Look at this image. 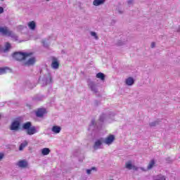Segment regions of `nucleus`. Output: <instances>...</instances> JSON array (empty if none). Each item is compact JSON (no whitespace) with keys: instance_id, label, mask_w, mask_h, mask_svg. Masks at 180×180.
<instances>
[{"instance_id":"f257e3e1","label":"nucleus","mask_w":180,"mask_h":180,"mask_svg":"<svg viewBox=\"0 0 180 180\" xmlns=\"http://www.w3.org/2000/svg\"><path fill=\"white\" fill-rule=\"evenodd\" d=\"M39 81L41 86H46V85L53 84V77H51V73H50L49 70L44 69L40 71V77Z\"/></svg>"},{"instance_id":"f03ea898","label":"nucleus","mask_w":180,"mask_h":180,"mask_svg":"<svg viewBox=\"0 0 180 180\" xmlns=\"http://www.w3.org/2000/svg\"><path fill=\"white\" fill-rule=\"evenodd\" d=\"M23 130H27V134L28 136H33L36 133H39V127H32V122H27L22 124Z\"/></svg>"},{"instance_id":"7ed1b4c3","label":"nucleus","mask_w":180,"mask_h":180,"mask_svg":"<svg viewBox=\"0 0 180 180\" xmlns=\"http://www.w3.org/2000/svg\"><path fill=\"white\" fill-rule=\"evenodd\" d=\"M0 33L3 36H8V37H11L14 41H18L19 40L18 35L14 34L12 30H9V27L4 26L0 27Z\"/></svg>"},{"instance_id":"20e7f679","label":"nucleus","mask_w":180,"mask_h":180,"mask_svg":"<svg viewBox=\"0 0 180 180\" xmlns=\"http://www.w3.org/2000/svg\"><path fill=\"white\" fill-rule=\"evenodd\" d=\"M30 56H32V53H27L23 52H15L13 54V57L17 61H22V60H26V58H27V57H30Z\"/></svg>"},{"instance_id":"39448f33","label":"nucleus","mask_w":180,"mask_h":180,"mask_svg":"<svg viewBox=\"0 0 180 180\" xmlns=\"http://www.w3.org/2000/svg\"><path fill=\"white\" fill-rule=\"evenodd\" d=\"M88 86L93 94H98V84L93 81H88Z\"/></svg>"},{"instance_id":"423d86ee","label":"nucleus","mask_w":180,"mask_h":180,"mask_svg":"<svg viewBox=\"0 0 180 180\" xmlns=\"http://www.w3.org/2000/svg\"><path fill=\"white\" fill-rule=\"evenodd\" d=\"M20 129V121L15 120H14L10 127V130H12L13 131H18Z\"/></svg>"},{"instance_id":"0eeeda50","label":"nucleus","mask_w":180,"mask_h":180,"mask_svg":"<svg viewBox=\"0 0 180 180\" xmlns=\"http://www.w3.org/2000/svg\"><path fill=\"white\" fill-rule=\"evenodd\" d=\"M103 143H104L103 138H100L97 139L93 146V148L94 150H99L102 148V144H103Z\"/></svg>"},{"instance_id":"6e6552de","label":"nucleus","mask_w":180,"mask_h":180,"mask_svg":"<svg viewBox=\"0 0 180 180\" xmlns=\"http://www.w3.org/2000/svg\"><path fill=\"white\" fill-rule=\"evenodd\" d=\"M104 144L107 146H110L113 141H115V135H110L107 138H103Z\"/></svg>"},{"instance_id":"1a4fd4ad","label":"nucleus","mask_w":180,"mask_h":180,"mask_svg":"<svg viewBox=\"0 0 180 180\" xmlns=\"http://www.w3.org/2000/svg\"><path fill=\"white\" fill-rule=\"evenodd\" d=\"M98 129V124L95 122V120H92L89 127V131H95Z\"/></svg>"},{"instance_id":"9d476101","label":"nucleus","mask_w":180,"mask_h":180,"mask_svg":"<svg viewBox=\"0 0 180 180\" xmlns=\"http://www.w3.org/2000/svg\"><path fill=\"white\" fill-rule=\"evenodd\" d=\"M47 113L46 108H39L36 112L37 117H43Z\"/></svg>"},{"instance_id":"9b49d317","label":"nucleus","mask_w":180,"mask_h":180,"mask_svg":"<svg viewBox=\"0 0 180 180\" xmlns=\"http://www.w3.org/2000/svg\"><path fill=\"white\" fill-rule=\"evenodd\" d=\"M34 63H36V58H30L26 62L24 63V65L30 67V65H34Z\"/></svg>"},{"instance_id":"f8f14e48","label":"nucleus","mask_w":180,"mask_h":180,"mask_svg":"<svg viewBox=\"0 0 180 180\" xmlns=\"http://www.w3.org/2000/svg\"><path fill=\"white\" fill-rule=\"evenodd\" d=\"M17 165L20 168H27V165H29V163H27V161L22 160L18 161V162L17 163Z\"/></svg>"},{"instance_id":"ddd939ff","label":"nucleus","mask_w":180,"mask_h":180,"mask_svg":"<svg viewBox=\"0 0 180 180\" xmlns=\"http://www.w3.org/2000/svg\"><path fill=\"white\" fill-rule=\"evenodd\" d=\"M51 67H52V68H53L54 70L58 69V67H60V63H58V60H57V58H53L52 59Z\"/></svg>"},{"instance_id":"4468645a","label":"nucleus","mask_w":180,"mask_h":180,"mask_svg":"<svg viewBox=\"0 0 180 180\" xmlns=\"http://www.w3.org/2000/svg\"><path fill=\"white\" fill-rule=\"evenodd\" d=\"M51 131H53V134H58L61 131V127L55 125L51 128Z\"/></svg>"},{"instance_id":"2eb2a0df","label":"nucleus","mask_w":180,"mask_h":180,"mask_svg":"<svg viewBox=\"0 0 180 180\" xmlns=\"http://www.w3.org/2000/svg\"><path fill=\"white\" fill-rule=\"evenodd\" d=\"M105 1L106 0H94L93 5H94V6H99V5L105 4Z\"/></svg>"},{"instance_id":"dca6fc26","label":"nucleus","mask_w":180,"mask_h":180,"mask_svg":"<svg viewBox=\"0 0 180 180\" xmlns=\"http://www.w3.org/2000/svg\"><path fill=\"white\" fill-rule=\"evenodd\" d=\"M126 84L129 86L133 85L134 84V79H133V77H128L126 79Z\"/></svg>"},{"instance_id":"f3484780","label":"nucleus","mask_w":180,"mask_h":180,"mask_svg":"<svg viewBox=\"0 0 180 180\" xmlns=\"http://www.w3.org/2000/svg\"><path fill=\"white\" fill-rule=\"evenodd\" d=\"M28 27L31 30H34L36 29V22L34 21H31L28 22Z\"/></svg>"},{"instance_id":"a211bd4d","label":"nucleus","mask_w":180,"mask_h":180,"mask_svg":"<svg viewBox=\"0 0 180 180\" xmlns=\"http://www.w3.org/2000/svg\"><path fill=\"white\" fill-rule=\"evenodd\" d=\"M11 69L8 67L5 68H0V75H2L4 74H6L8 71H9Z\"/></svg>"},{"instance_id":"6ab92c4d","label":"nucleus","mask_w":180,"mask_h":180,"mask_svg":"<svg viewBox=\"0 0 180 180\" xmlns=\"http://www.w3.org/2000/svg\"><path fill=\"white\" fill-rule=\"evenodd\" d=\"M41 154L43 155H49L50 154V148H45L41 150Z\"/></svg>"},{"instance_id":"aec40b11","label":"nucleus","mask_w":180,"mask_h":180,"mask_svg":"<svg viewBox=\"0 0 180 180\" xmlns=\"http://www.w3.org/2000/svg\"><path fill=\"white\" fill-rule=\"evenodd\" d=\"M105 74L102 72H98L96 74V78H98L101 81H105Z\"/></svg>"},{"instance_id":"412c9836","label":"nucleus","mask_w":180,"mask_h":180,"mask_svg":"<svg viewBox=\"0 0 180 180\" xmlns=\"http://www.w3.org/2000/svg\"><path fill=\"white\" fill-rule=\"evenodd\" d=\"M27 141H24L23 143H22L20 145L19 150L22 151L23 150V148H25V147H27Z\"/></svg>"},{"instance_id":"4be33fe9","label":"nucleus","mask_w":180,"mask_h":180,"mask_svg":"<svg viewBox=\"0 0 180 180\" xmlns=\"http://www.w3.org/2000/svg\"><path fill=\"white\" fill-rule=\"evenodd\" d=\"M9 49H11V44L7 42L5 45V49H3L4 53H8V51H9Z\"/></svg>"},{"instance_id":"5701e85b","label":"nucleus","mask_w":180,"mask_h":180,"mask_svg":"<svg viewBox=\"0 0 180 180\" xmlns=\"http://www.w3.org/2000/svg\"><path fill=\"white\" fill-rule=\"evenodd\" d=\"M125 167L127 169H133V165L131 164V162L129 161L125 164Z\"/></svg>"},{"instance_id":"b1692460","label":"nucleus","mask_w":180,"mask_h":180,"mask_svg":"<svg viewBox=\"0 0 180 180\" xmlns=\"http://www.w3.org/2000/svg\"><path fill=\"white\" fill-rule=\"evenodd\" d=\"M155 164V162L154 161V160H152L150 162L149 165H148V169H151V168L154 167Z\"/></svg>"},{"instance_id":"393cba45","label":"nucleus","mask_w":180,"mask_h":180,"mask_svg":"<svg viewBox=\"0 0 180 180\" xmlns=\"http://www.w3.org/2000/svg\"><path fill=\"white\" fill-rule=\"evenodd\" d=\"M158 124H159L158 121H154V122L149 123V126L150 127H155V126H157Z\"/></svg>"},{"instance_id":"a878e982","label":"nucleus","mask_w":180,"mask_h":180,"mask_svg":"<svg viewBox=\"0 0 180 180\" xmlns=\"http://www.w3.org/2000/svg\"><path fill=\"white\" fill-rule=\"evenodd\" d=\"M90 34H91V36H92V37H94V39H96V40H98V39H99L96 32H91Z\"/></svg>"},{"instance_id":"bb28decb","label":"nucleus","mask_w":180,"mask_h":180,"mask_svg":"<svg viewBox=\"0 0 180 180\" xmlns=\"http://www.w3.org/2000/svg\"><path fill=\"white\" fill-rule=\"evenodd\" d=\"M105 119H106V115L105 114H103L102 115L100 116L99 122L103 123V122H105Z\"/></svg>"},{"instance_id":"cd10ccee","label":"nucleus","mask_w":180,"mask_h":180,"mask_svg":"<svg viewBox=\"0 0 180 180\" xmlns=\"http://www.w3.org/2000/svg\"><path fill=\"white\" fill-rule=\"evenodd\" d=\"M44 96H37L35 97V101H43Z\"/></svg>"},{"instance_id":"c85d7f7f","label":"nucleus","mask_w":180,"mask_h":180,"mask_svg":"<svg viewBox=\"0 0 180 180\" xmlns=\"http://www.w3.org/2000/svg\"><path fill=\"white\" fill-rule=\"evenodd\" d=\"M96 169V167H92L90 169H86V174H88V175H91V173L92 172V171Z\"/></svg>"},{"instance_id":"c756f323","label":"nucleus","mask_w":180,"mask_h":180,"mask_svg":"<svg viewBox=\"0 0 180 180\" xmlns=\"http://www.w3.org/2000/svg\"><path fill=\"white\" fill-rule=\"evenodd\" d=\"M26 85L28 86V88H30L31 89L33 88V85L29 81L26 82Z\"/></svg>"},{"instance_id":"7c9ffc66","label":"nucleus","mask_w":180,"mask_h":180,"mask_svg":"<svg viewBox=\"0 0 180 180\" xmlns=\"http://www.w3.org/2000/svg\"><path fill=\"white\" fill-rule=\"evenodd\" d=\"M41 43L44 46V47H45L46 49H47V47H49V44H47V42H46V40H42Z\"/></svg>"},{"instance_id":"2f4dec72","label":"nucleus","mask_w":180,"mask_h":180,"mask_svg":"<svg viewBox=\"0 0 180 180\" xmlns=\"http://www.w3.org/2000/svg\"><path fill=\"white\" fill-rule=\"evenodd\" d=\"M127 4H128V5H133V0H128L127 1Z\"/></svg>"},{"instance_id":"473e14b6","label":"nucleus","mask_w":180,"mask_h":180,"mask_svg":"<svg viewBox=\"0 0 180 180\" xmlns=\"http://www.w3.org/2000/svg\"><path fill=\"white\" fill-rule=\"evenodd\" d=\"M132 169H134V171H139V167L136 166H132Z\"/></svg>"},{"instance_id":"72a5a7b5","label":"nucleus","mask_w":180,"mask_h":180,"mask_svg":"<svg viewBox=\"0 0 180 180\" xmlns=\"http://www.w3.org/2000/svg\"><path fill=\"white\" fill-rule=\"evenodd\" d=\"M150 46L152 49H154V47H155V42H152Z\"/></svg>"},{"instance_id":"f704fd0d","label":"nucleus","mask_w":180,"mask_h":180,"mask_svg":"<svg viewBox=\"0 0 180 180\" xmlns=\"http://www.w3.org/2000/svg\"><path fill=\"white\" fill-rule=\"evenodd\" d=\"M0 53H4V48L0 45Z\"/></svg>"},{"instance_id":"c9c22d12","label":"nucleus","mask_w":180,"mask_h":180,"mask_svg":"<svg viewBox=\"0 0 180 180\" xmlns=\"http://www.w3.org/2000/svg\"><path fill=\"white\" fill-rule=\"evenodd\" d=\"M4 13V8L0 7V14Z\"/></svg>"},{"instance_id":"e433bc0d","label":"nucleus","mask_w":180,"mask_h":180,"mask_svg":"<svg viewBox=\"0 0 180 180\" xmlns=\"http://www.w3.org/2000/svg\"><path fill=\"white\" fill-rule=\"evenodd\" d=\"M2 158H4V154L0 153V161H1V160H2Z\"/></svg>"},{"instance_id":"4c0bfd02","label":"nucleus","mask_w":180,"mask_h":180,"mask_svg":"<svg viewBox=\"0 0 180 180\" xmlns=\"http://www.w3.org/2000/svg\"><path fill=\"white\" fill-rule=\"evenodd\" d=\"M116 23V21H115V20H112V22H111V25L113 26V25H115Z\"/></svg>"},{"instance_id":"58836bf2","label":"nucleus","mask_w":180,"mask_h":180,"mask_svg":"<svg viewBox=\"0 0 180 180\" xmlns=\"http://www.w3.org/2000/svg\"><path fill=\"white\" fill-rule=\"evenodd\" d=\"M61 53H62V54H65V51L62 50Z\"/></svg>"},{"instance_id":"ea45409f","label":"nucleus","mask_w":180,"mask_h":180,"mask_svg":"<svg viewBox=\"0 0 180 180\" xmlns=\"http://www.w3.org/2000/svg\"><path fill=\"white\" fill-rule=\"evenodd\" d=\"M180 32V25L179 26V29L177 30V32Z\"/></svg>"},{"instance_id":"a19ab883","label":"nucleus","mask_w":180,"mask_h":180,"mask_svg":"<svg viewBox=\"0 0 180 180\" xmlns=\"http://www.w3.org/2000/svg\"><path fill=\"white\" fill-rule=\"evenodd\" d=\"M119 46H123V44H118Z\"/></svg>"},{"instance_id":"79ce46f5","label":"nucleus","mask_w":180,"mask_h":180,"mask_svg":"<svg viewBox=\"0 0 180 180\" xmlns=\"http://www.w3.org/2000/svg\"><path fill=\"white\" fill-rule=\"evenodd\" d=\"M95 103H96V105H98V101H95Z\"/></svg>"},{"instance_id":"37998d69","label":"nucleus","mask_w":180,"mask_h":180,"mask_svg":"<svg viewBox=\"0 0 180 180\" xmlns=\"http://www.w3.org/2000/svg\"><path fill=\"white\" fill-rule=\"evenodd\" d=\"M1 2H4V1H5V0H1Z\"/></svg>"},{"instance_id":"c03bdc74","label":"nucleus","mask_w":180,"mask_h":180,"mask_svg":"<svg viewBox=\"0 0 180 180\" xmlns=\"http://www.w3.org/2000/svg\"><path fill=\"white\" fill-rule=\"evenodd\" d=\"M50 0H46L47 2H49Z\"/></svg>"}]
</instances>
